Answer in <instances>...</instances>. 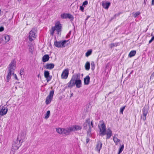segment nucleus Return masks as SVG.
I'll return each mask as SVG.
<instances>
[{
    "instance_id": "2eb2a0df",
    "label": "nucleus",
    "mask_w": 154,
    "mask_h": 154,
    "mask_svg": "<svg viewBox=\"0 0 154 154\" xmlns=\"http://www.w3.org/2000/svg\"><path fill=\"white\" fill-rule=\"evenodd\" d=\"M54 66V64L53 63H48L45 66V68L47 69H51Z\"/></svg>"
},
{
    "instance_id": "58836bf2",
    "label": "nucleus",
    "mask_w": 154,
    "mask_h": 154,
    "mask_svg": "<svg viewBox=\"0 0 154 154\" xmlns=\"http://www.w3.org/2000/svg\"><path fill=\"white\" fill-rule=\"evenodd\" d=\"M4 30V28L3 27H0V32H2Z\"/></svg>"
},
{
    "instance_id": "bb28decb",
    "label": "nucleus",
    "mask_w": 154,
    "mask_h": 154,
    "mask_svg": "<svg viewBox=\"0 0 154 154\" xmlns=\"http://www.w3.org/2000/svg\"><path fill=\"white\" fill-rule=\"evenodd\" d=\"M84 129H87L88 127V123L86 122V120L85 122L83 125Z\"/></svg>"
},
{
    "instance_id": "4c0bfd02",
    "label": "nucleus",
    "mask_w": 154,
    "mask_h": 154,
    "mask_svg": "<svg viewBox=\"0 0 154 154\" xmlns=\"http://www.w3.org/2000/svg\"><path fill=\"white\" fill-rule=\"evenodd\" d=\"M140 13L139 12H137L134 14V16L135 17H136L137 16L140 14Z\"/></svg>"
},
{
    "instance_id": "864d4df0",
    "label": "nucleus",
    "mask_w": 154,
    "mask_h": 154,
    "mask_svg": "<svg viewBox=\"0 0 154 154\" xmlns=\"http://www.w3.org/2000/svg\"><path fill=\"white\" fill-rule=\"evenodd\" d=\"M59 98H60V99H61V98H62V97H59Z\"/></svg>"
},
{
    "instance_id": "6e6552de",
    "label": "nucleus",
    "mask_w": 154,
    "mask_h": 154,
    "mask_svg": "<svg viewBox=\"0 0 154 154\" xmlns=\"http://www.w3.org/2000/svg\"><path fill=\"white\" fill-rule=\"evenodd\" d=\"M60 17L62 19L69 18L71 20H72L73 19V17L72 15L67 13L62 14L60 15Z\"/></svg>"
},
{
    "instance_id": "603ef678",
    "label": "nucleus",
    "mask_w": 154,
    "mask_h": 154,
    "mask_svg": "<svg viewBox=\"0 0 154 154\" xmlns=\"http://www.w3.org/2000/svg\"><path fill=\"white\" fill-rule=\"evenodd\" d=\"M59 98H60V99H61V98H62V97H59Z\"/></svg>"
},
{
    "instance_id": "a19ab883",
    "label": "nucleus",
    "mask_w": 154,
    "mask_h": 154,
    "mask_svg": "<svg viewBox=\"0 0 154 154\" xmlns=\"http://www.w3.org/2000/svg\"><path fill=\"white\" fill-rule=\"evenodd\" d=\"M84 8L82 6H80V9L82 11H83L84 10Z\"/></svg>"
},
{
    "instance_id": "7ed1b4c3",
    "label": "nucleus",
    "mask_w": 154,
    "mask_h": 154,
    "mask_svg": "<svg viewBox=\"0 0 154 154\" xmlns=\"http://www.w3.org/2000/svg\"><path fill=\"white\" fill-rule=\"evenodd\" d=\"M36 31L34 29H32L29 32L28 38L30 42H32L36 38Z\"/></svg>"
},
{
    "instance_id": "a211bd4d",
    "label": "nucleus",
    "mask_w": 154,
    "mask_h": 154,
    "mask_svg": "<svg viewBox=\"0 0 154 154\" xmlns=\"http://www.w3.org/2000/svg\"><path fill=\"white\" fill-rule=\"evenodd\" d=\"M53 99V97L49 96H47L46 97L45 103L47 105L49 104Z\"/></svg>"
},
{
    "instance_id": "b1692460",
    "label": "nucleus",
    "mask_w": 154,
    "mask_h": 154,
    "mask_svg": "<svg viewBox=\"0 0 154 154\" xmlns=\"http://www.w3.org/2000/svg\"><path fill=\"white\" fill-rule=\"evenodd\" d=\"M90 78L88 76H86L84 79V82L85 84H88Z\"/></svg>"
},
{
    "instance_id": "a18cd8bd",
    "label": "nucleus",
    "mask_w": 154,
    "mask_h": 154,
    "mask_svg": "<svg viewBox=\"0 0 154 154\" xmlns=\"http://www.w3.org/2000/svg\"><path fill=\"white\" fill-rule=\"evenodd\" d=\"M152 77V76H153L154 77V72H153V74H152V76H151Z\"/></svg>"
},
{
    "instance_id": "0eeeda50",
    "label": "nucleus",
    "mask_w": 154,
    "mask_h": 154,
    "mask_svg": "<svg viewBox=\"0 0 154 154\" xmlns=\"http://www.w3.org/2000/svg\"><path fill=\"white\" fill-rule=\"evenodd\" d=\"M100 130V135L103 136L106 134V125L104 123H103L101 124L100 127H99Z\"/></svg>"
},
{
    "instance_id": "423d86ee",
    "label": "nucleus",
    "mask_w": 154,
    "mask_h": 154,
    "mask_svg": "<svg viewBox=\"0 0 154 154\" xmlns=\"http://www.w3.org/2000/svg\"><path fill=\"white\" fill-rule=\"evenodd\" d=\"M143 114L141 116V119L143 121H145L146 119V116L148 113V108L146 106H145L142 109Z\"/></svg>"
},
{
    "instance_id": "ea45409f",
    "label": "nucleus",
    "mask_w": 154,
    "mask_h": 154,
    "mask_svg": "<svg viewBox=\"0 0 154 154\" xmlns=\"http://www.w3.org/2000/svg\"><path fill=\"white\" fill-rule=\"evenodd\" d=\"M89 141H90V139L89 138L87 137V138H86V143H88Z\"/></svg>"
},
{
    "instance_id": "7c9ffc66",
    "label": "nucleus",
    "mask_w": 154,
    "mask_h": 154,
    "mask_svg": "<svg viewBox=\"0 0 154 154\" xmlns=\"http://www.w3.org/2000/svg\"><path fill=\"white\" fill-rule=\"evenodd\" d=\"M50 115V111L49 110H48L47 111L45 115V119H47L49 117Z\"/></svg>"
},
{
    "instance_id": "9d476101",
    "label": "nucleus",
    "mask_w": 154,
    "mask_h": 154,
    "mask_svg": "<svg viewBox=\"0 0 154 154\" xmlns=\"http://www.w3.org/2000/svg\"><path fill=\"white\" fill-rule=\"evenodd\" d=\"M44 75L46 78L47 81L48 82L50 80L51 77L50 75V73L49 71H45L44 72Z\"/></svg>"
},
{
    "instance_id": "c9c22d12",
    "label": "nucleus",
    "mask_w": 154,
    "mask_h": 154,
    "mask_svg": "<svg viewBox=\"0 0 154 154\" xmlns=\"http://www.w3.org/2000/svg\"><path fill=\"white\" fill-rule=\"evenodd\" d=\"M71 31H70L69 32L68 34L66 36V38H69L70 37V35L71 34Z\"/></svg>"
},
{
    "instance_id": "e433bc0d",
    "label": "nucleus",
    "mask_w": 154,
    "mask_h": 154,
    "mask_svg": "<svg viewBox=\"0 0 154 154\" xmlns=\"http://www.w3.org/2000/svg\"><path fill=\"white\" fill-rule=\"evenodd\" d=\"M88 2L87 1H85L83 3V6H85V5H87L88 4Z\"/></svg>"
},
{
    "instance_id": "39448f33",
    "label": "nucleus",
    "mask_w": 154,
    "mask_h": 154,
    "mask_svg": "<svg viewBox=\"0 0 154 154\" xmlns=\"http://www.w3.org/2000/svg\"><path fill=\"white\" fill-rule=\"evenodd\" d=\"M86 122L88 123L89 127V128L87 131V134L88 135L90 136L91 135V128L93 127V124L92 122V121H91V122L89 118L87 119H86Z\"/></svg>"
},
{
    "instance_id": "4be33fe9",
    "label": "nucleus",
    "mask_w": 154,
    "mask_h": 154,
    "mask_svg": "<svg viewBox=\"0 0 154 154\" xmlns=\"http://www.w3.org/2000/svg\"><path fill=\"white\" fill-rule=\"evenodd\" d=\"M12 75L14 76V81H15L16 83H18L19 82H18V79L16 75L13 73L12 74Z\"/></svg>"
},
{
    "instance_id": "393cba45",
    "label": "nucleus",
    "mask_w": 154,
    "mask_h": 154,
    "mask_svg": "<svg viewBox=\"0 0 154 154\" xmlns=\"http://www.w3.org/2000/svg\"><path fill=\"white\" fill-rule=\"evenodd\" d=\"M136 51H132L130 53L129 56L130 57L134 56L136 54Z\"/></svg>"
},
{
    "instance_id": "de8ad7c7",
    "label": "nucleus",
    "mask_w": 154,
    "mask_h": 154,
    "mask_svg": "<svg viewBox=\"0 0 154 154\" xmlns=\"http://www.w3.org/2000/svg\"><path fill=\"white\" fill-rule=\"evenodd\" d=\"M111 93H112V92H109V94H111Z\"/></svg>"
},
{
    "instance_id": "4468645a",
    "label": "nucleus",
    "mask_w": 154,
    "mask_h": 154,
    "mask_svg": "<svg viewBox=\"0 0 154 154\" xmlns=\"http://www.w3.org/2000/svg\"><path fill=\"white\" fill-rule=\"evenodd\" d=\"M72 131L71 127L66 129L63 128V134L66 135H69Z\"/></svg>"
},
{
    "instance_id": "2f4dec72",
    "label": "nucleus",
    "mask_w": 154,
    "mask_h": 154,
    "mask_svg": "<svg viewBox=\"0 0 154 154\" xmlns=\"http://www.w3.org/2000/svg\"><path fill=\"white\" fill-rule=\"evenodd\" d=\"M113 140L115 143H117L120 141V140L118 139L117 137H115V136L113 137Z\"/></svg>"
},
{
    "instance_id": "20e7f679",
    "label": "nucleus",
    "mask_w": 154,
    "mask_h": 154,
    "mask_svg": "<svg viewBox=\"0 0 154 154\" xmlns=\"http://www.w3.org/2000/svg\"><path fill=\"white\" fill-rule=\"evenodd\" d=\"M52 27L57 32V35H58L60 32L61 31L62 28V25L60 22L59 21L56 22L54 26Z\"/></svg>"
},
{
    "instance_id": "9b49d317",
    "label": "nucleus",
    "mask_w": 154,
    "mask_h": 154,
    "mask_svg": "<svg viewBox=\"0 0 154 154\" xmlns=\"http://www.w3.org/2000/svg\"><path fill=\"white\" fill-rule=\"evenodd\" d=\"M106 134V139H109L112 135V131L110 128H108L107 130Z\"/></svg>"
},
{
    "instance_id": "c03bdc74",
    "label": "nucleus",
    "mask_w": 154,
    "mask_h": 154,
    "mask_svg": "<svg viewBox=\"0 0 154 154\" xmlns=\"http://www.w3.org/2000/svg\"><path fill=\"white\" fill-rule=\"evenodd\" d=\"M154 39V36H153L152 37V39H151V40L152 41V40H153Z\"/></svg>"
},
{
    "instance_id": "72a5a7b5",
    "label": "nucleus",
    "mask_w": 154,
    "mask_h": 154,
    "mask_svg": "<svg viewBox=\"0 0 154 154\" xmlns=\"http://www.w3.org/2000/svg\"><path fill=\"white\" fill-rule=\"evenodd\" d=\"M125 106L122 107V108H120V113L123 114V112L125 109Z\"/></svg>"
},
{
    "instance_id": "ddd939ff",
    "label": "nucleus",
    "mask_w": 154,
    "mask_h": 154,
    "mask_svg": "<svg viewBox=\"0 0 154 154\" xmlns=\"http://www.w3.org/2000/svg\"><path fill=\"white\" fill-rule=\"evenodd\" d=\"M102 147V143L100 141H98L97 142V144L96 145V147L95 148L96 150L97 151L99 152H100L101 149Z\"/></svg>"
},
{
    "instance_id": "1a4fd4ad",
    "label": "nucleus",
    "mask_w": 154,
    "mask_h": 154,
    "mask_svg": "<svg viewBox=\"0 0 154 154\" xmlns=\"http://www.w3.org/2000/svg\"><path fill=\"white\" fill-rule=\"evenodd\" d=\"M69 74V70L67 69H65L64 70L61 75V78L63 79H66L68 76Z\"/></svg>"
},
{
    "instance_id": "5701e85b",
    "label": "nucleus",
    "mask_w": 154,
    "mask_h": 154,
    "mask_svg": "<svg viewBox=\"0 0 154 154\" xmlns=\"http://www.w3.org/2000/svg\"><path fill=\"white\" fill-rule=\"evenodd\" d=\"M75 85L77 86H80L81 85V81L80 80H75Z\"/></svg>"
},
{
    "instance_id": "09e8293b",
    "label": "nucleus",
    "mask_w": 154,
    "mask_h": 154,
    "mask_svg": "<svg viewBox=\"0 0 154 154\" xmlns=\"http://www.w3.org/2000/svg\"><path fill=\"white\" fill-rule=\"evenodd\" d=\"M15 89H17V87H15Z\"/></svg>"
},
{
    "instance_id": "f8f14e48",
    "label": "nucleus",
    "mask_w": 154,
    "mask_h": 154,
    "mask_svg": "<svg viewBox=\"0 0 154 154\" xmlns=\"http://www.w3.org/2000/svg\"><path fill=\"white\" fill-rule=\"evenodd\" d=\"M72 131H75L81 130L82 127L80 125H75L71 127Z\"/></svg>"
},
{
    "instance_id": "f03ea898",
    "label": "nucleus",
    "mask_w": 154,
    "mask_h": 154,
    "mask_svg": "<svg viewBox=\"0 0 154 154\" xmlns=\"http://www.w3.org/2000/svg\"><path fill=\"white\" fill-rule=\"evenodd\" d=\"M67 40H63L60 41H55L54 42V46L58 48H63L65 47Z\"/></svg>"
},
{
    "instance_id": "473e14b6",
    "label": "nucleus",
    "mask_w": 154,
    "mask_h": 154,
    "mask_svg": "<svg viewBox=\"0 0 154 154\" xmlns=\"http://www.w3.org/2000/svg\"><path fill=\"white\" fill-rule=\"evenodd\" d=\"M54 91L53 90H52L50 91L49 94L48 95L50 97H53V96L54 94Z\"/></svg>"
},
{
    "instance_id": "3c124183",
    "label": "nucleus",
    "mask_w": 154,
    "mask_h": 154,
    "mask_svg": "<svg viewBox=\"0 0 154 154\" xmlns=\"http://www.w3.org/2000/svg\"><path fill=\"white\" fill-rule=\"evenodd\" d=\"M59 98H60V99H61V98H62V97H59Z\"/></svg>"
},
{
    "instance_id": "6ab92c4d",
    "label": "nucleus",
    "mask_w": 154,
    "mask_h": 154,
    "mask_svg": "<svg viewBox=\"0 0 154 154\" xmlns=\"http://www.w3.org/2000/svg\"><path fill=\"white\" fill-rule=\"evenodd\" d=\"M90 63L89 62L87 61L86 62L85 65V67L86 70H89L90 68Z\"/></svg>"
},
{
    "instance_id": "aec40b11",
    "label": "nucleus",
    "mask_w": 154,
    "mask_h": 154,
    "mask_svg": "<svg viewBox=\"0 0 154 154\" xmlns=\"http://www.w3.org/2000/svg\"><path fill=\"white\" fill-rule=\"evenodd\" d=\"M75 85V80L72 78L69 82V86H72Z\"/></svg>"
},
{
    "instance_id": "a878e982",
    "label": "nucleus",
    "mask_w": 154,
    "mask_h": 154,
    "mask_svg": "<svg viewBox=\"0 0 154 154\" xmlns=\"http://www.w3.org/2000/svg\"><path fill=\"white\" fill-rule=\"evenodd\" d=\"M5 42L6 43L8 42L10 39V37L9 35H5L4 36Z\"/></svg>"
},
{
    "instance_id": "49530a36",
    "label": "nucleus",
    "mask_w": 154,
    "mask_h": 154,
    "mask_svg": "<svg viewBox=\"0 0 154 154\" xmlns=\"http://www.w3.org/2000/svg\"><path fill=\"white\" fill-rule=\"evenodd\" d=\"M152 41L151 40H150L149 41V43H150Z\"/></svg>"
},
{
    "instance_id": "cd10ccee",
    "label": "nucleus",
    "mask_w": 154,
    "mask_h": 154,
    "mask_svg": "<svg viewBox=\"0 0 154 154\" xmlns=\"http://www.w3.org/2000/svg\"><path fill=\"white\" fill-rule=\"evenodd\" d=\"M56 131L60 134H63V128H56Z\"/></svg>"
},
{
    "instance_id": "f257e3e1",
    "label": "nucleus",
    "mask_w": 154,
    "mask_h": 154,
    "mask_svg": "<svg viewBox=\"0 0 154 154\" xmlns=\"http://www.w3.org/2000/svg\"><path fill=\"white\" fill-rule=\"evenodd\" d=\"M23 142V140L21 138V136L18 135L17 139L13 142L12 146V149L14 150L18 149Z\"/></svg>"
},
{
    "instance_id": "79ce46f5",
    "label": "nucleus",
    "mask_w": 154,
    "mask_h": 154,
    "mask_svg": "<svg viewBox=\"0 0 154 154\" xmlns=\"http://www.w3.org/2000/svg\"><path fill=\"white\" fill-rule=\"evenodd\" d=\"M151 5H154V0H152Z\"/></svg>"
},
{
    "instance_id": "f704fd0d",
    "label": "nucleus",
    "mask_w": 154,
    "mask_h": 154,
    "mask_svg": "<svg viewBox=\"0 0 154 154\" xmlns=\"http://www.w3.org/2000/svg\"><path fill=\"white\" fill-rule=\"evenodd\" d=\"M11 72H10L8 74L7 77V79L8 81H9V80L11 78Z\"/></svg>"
},
{
    "instance_id": "37998d69",
    "label": "nucleus",
    "mask_w": 154,
    "mask_h": 154,
    "mask_svg": "<svg viewBox=\"0 0 154 154\" xmlns=\"http://www.w3.org/2000/svg\"><path fill=\"white\" fill-rule=\"evenodd\" d=\"M154 39V36H153L152 37V39H151V40L152 41V40H153Z\"/></svg>"
},
{
    "instance_id": "f3484780",
    "label": "nucleus",
    "mask_w": 154,
    "mask_h": 154,
    "mask_svg": "<svg viewBox=\"0 0 154 154\" xmlns=\"http://www.w3.org/2000/svg\"><path fill=\"white\" fill-rule=\"evenodd\" d=\"M49 56L48 54H45L42 57V61L43 62H45L48 61L49 59Z\"/></svg>"
},
{
    "instance_id": "c85d7f7f",
    "label": "nucleus",
    "mask_w": 154,
    "mask_h": 154,
    "mask_svg": "<svg viewBox=\"0 0 154 154\" xmlns=\"http://www.w3.org/2000/svg\"><path fill=\"white\" fill-rule=\"evenodd\" d=\"M124 148V145L123 144L119 148V152H118V154H120V153L122 152V151L123 150Z\"/></svg>"
},
{
    "instance_id": "412c9836",
    "label": "nucleus",
    "mask_w": 154,
    "mask_h": 154,
    "mask_svg": "<svg viewBox=\"0 0 154 154\" xmlns=\"http://www.w3.org/2000/svg\"><path fill=\"white\" fill-rule=\"evenodd\" d=\"M56 31L53 27H52L51 28V30L50 31V33L51 35L56 36V34H55V31Z\"/></svg>"
},
{
    "instance_id": "c756f323",
    "label": "nucleus",
    "mask_w": 154,
    "mask_h": 154,
    "mask_svg": "<svg viewBox=\"0 0 154 154\" xmlns=\"http://www.w3.org/2000/svg\"><path fill=\"white\" fill-rule=\"evenodd\" d=\"M92 52L91 50H88L85 54V56L86 57H88L89 55H91Z\"/></svg>"
},
{
    "instance_id": "dca6fc26",
    "label": "nucleus",
    "mask_w": 154,
    "mask_h": 154,
    "mask_svg": "<svg viewBox=\"0 0 154 154\" xmlns=\"http://www.w3.org/2000/svg\"><path fill=\"white\" fill-rule=\"evenodd\" d=\"M110 5V3L108 2H103L102 6L106 9H107Z\"/></svg>"
},
{
    "instance_id": "8fccbe9b",
    "label": "nucleus",
    "mask_w": 154,
    "mask_h": 154,
    "mask_svg": "<svg viewBox=\"0 0 154 154\" xmlns=\"http://www.w3.org/2000/svg\"><path fill=\"white\" fill-rule=\"evenodd\" d=\"M71 96H72V94H71Z\"/></svg>"
}]
</instances>
